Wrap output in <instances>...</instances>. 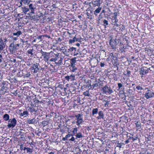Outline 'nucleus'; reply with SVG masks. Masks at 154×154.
<instances>
[{"label":"nucleus","mask_w":154,"mask_h":154,"mask_svg":"<svg viewBox=\"0 0 154 154\" xmlns=\"http://www.w3.org/2000/svg\"><path fill=\"white\" fill-rule=\"evenodd\" d=\"M64 48V47H62V52L64 54L66 55V56H68L69 55V53L68 52V49H65V48L63 49Z\"/></svg>","instance_id":"obj_16"},{"label":"nucleus","mask_w":154,"mask_h":154,"mask_svg":"<svg viewBox=\"0 0 154 154\" xmlns=\"http://www.w3.org/2000/svg\"><path fill=\"white\" fill-rule=\"evenodd\" d=\"M94 87H97L98 86V84L97 83H95L94 85Z\"/></svg>","instance_id":"obj_64"},{"label":"nucleus","mask_w":154,"mask_h":154,"mask_svg":"<svg viewBox=\"0 0 154 154\" xmlns=\"http://www.w3.org/2000/svg\"><path fill=\"white\" fill-rule=\"evenodd\" d=\"M105 64L104 63H100V66L101 67H103L104 66Z\"/></svg>","instance_id":"obj_56"},{"label":"nucleus","mask_w":154,"mask_h":154,"mask_svg":"<svg viewBox=\"0 0 154 154\" xmlns=\"http://www.w3.org/2000/svg\"><path fill=\"white\" fill-rule=\"evenodd\" d=\"M118 87L119 89L122 86V84L121 83H119L118 84Z\"/></svg>","instance_id":"obj_47"},{"label":"nucleus","mask_w":154,"mask_h":154,"mask_svg":"<svg viewBox=\"0 0 154 154\" xmlns=\"http://www.w3.org/2000/svg\"><path fill=\"white\" fill-rule=\"evenodd\" d=\"M114 16L112 17V20L113 23L118 22V19H117V13H114L113 14Z\"/></svg>","instance_id":"obj_11"},{"label":"nucleus","mask_w":154,"mask_h":154,"mask_svg":"<svg viewBox=\"0 0 154 154\" xmlns=\"http://www.w3.org/2000/svg\"><path fill=\"white\" fill-rule=\"evenodd\" d=\"M39 65L38 63H36L33 64L31 66V69L32 72L34 73H36L38 72L39 69Z\"/></svg>","instance_id":"obj_6"},{"label":"nucleus","mask_w":154,"mask_h":154,"mask_svg":"<svg viewBox=\"0 0 154 154\" xmlns=\"http://www.w3.org/2000/svg\"><path fill=\"white\" fill-rule=\"evenodd\" d=\"M93 4L95 6L100 7V0H96V1L93 2Z\"/></svg>","instance_id":"obj_17"},{"label":"nucleus","mask_w":154,"mask_h":154,"mask_svg":"<svg viewBox=\"0 0 154 154\" xmlns=\"http://www.w3.org/2000/svg\"><path fill=\"white\" fill-rule=\"evenodd\" d=\"M22 2H23V3L24 5L29 4L30 1L29 0H21Z\"/></svg>","instance_id":"obj_24"},{"label":"nucleus","mask_w":154,"mask_h":154,"mask_svg":"<svg viewBox=\"0 0 154 154\" xmlns=\"http://www.w3.org/2000/svg\"><path fill=\"white\" fill-rule=\"evenodd\" d=\"M23 114L24 116L26 115L27 116H28L29 114L28 112L26 111H24L23 112Z\"/></svg>","instance_id":"obj_41"},{"label":"nucleus","mask_w":154,"mask_h":154,"mask_svg":"<svg viewBox=\"0 0 154 154\" xmlns=\"http://www.w3.org/2000/svg\"><path fill=\"white\" fill-rule=\"evenodd\" d=\"M111 42L112 43H111V44H114V41L112 40V39H111L109 41V44L110 45V42Z\"/></svg>","instance_id":"obj_52"},{"label":"nucleus","mask_w":154,"mask_h":154,"mask_svg":"<svg viewBox=\"0 0 154 154\" xmlns=\"http://www.w3.org/2000/svg\"><path fill=\"white\" fill-rule=\"evenodd\" d=\"M148 70L147 69V68L146 67L142 68L141 69V71L140 72V74L143 75L146 74V73L148 72Z\"/></svg>","instance_id":"obj_9"},{"label":"nucleus","mask_w":154,"mask_h":154,"mask_svg":"<svg viewBox=\"0 0 154 154\" xmlns=\"http://www.w3.org/2000/svg\"><path fill=\"white\" fill-rule=\"evenodd\" d=\"M19 44L14 43H11L9 46V49L10 52H13L16 51L18 48Z\"/></svg>","instance_id":"obj_2"},{"label":"nucleus","mask_w":154,"mask_h":154,"mask_svg":"<svg viewBox=\"0 0 154 154\" xmlns=\"http://www.w3.org/2000/svg\"><path fill=\"white\" fill-rule=\"evenodd\" d=\"M57 60V57H55L54 58H52L49 61L51 62H55Z\"/></svg>","instance_id":"obj_35"},{"label":"nucleus","mask_w":154,"mask_h":154,"mask_svg":"<svg viewBox=\"0 0 154 154\" xmlns=\"http://www.w3.org/2000/svg\"><path fill=\"white\" fill-rule=\"evenodd\" d=\"M145 89H147V91L146 92L145 94V97L146 99H149L154 96V92H152L150 90H149L148 88H146Z\"/></svg>","instance_id":"obj_3"},{"label":"nucleus","mask_w":154,"mask_h":154,"mask_svg":"<svg viewBox=\"0 0 154 154\" xmlns=\"http://www.w3.org/2000/svg\"><path fill=\"white\" fill-rule=\"evenodd\" d=\"M137 137H136V138H134L132 137H130V139H132L133 141H134V140H137Z\"/></svg>","instance_id":"obj_46"},{"label":"nucleus","mask_w":154,"mask_h":154,"mask_svg":"<svg viewBox=\"0 0 154 154\" xmlns=\"http://www.w3.org/2000/svg\"><path fill=\"white\" fill-rule=\"evenodd\" d=\"M81 39H82V38H78L77 39V40L76 41H78L79 42H81L82 41H81Z\"/></svg>","instance_id":"obj_60"},{"label":"nucleus","mask_w":154,"mask_h":154,"mask_svg":"<svg viewBox=\"0 0 154 154\" xmlns=\"http://www.w3.org/2000/svg\"><path fill=\"white\" fill-rule=\"evenodd\" d=\"M98 109L97 108L94 109L92 111V114L93 116L97 114L98 113Z\"/></svg>","instance_id":"obj_23"},{"label":"nucleus","mask_w":154,"mask_h":154,"mask_svg":"<svg viewBox=\"0 0 154 154\" xmlns=\"http://www.w3.org/2000/svg\"><path fill=\"white\" fill-rule=\"evenodd\" d=\"M35 122H36V119L35 118L32 119H28L26 121V122L29 124H34Z\"/></svg>","instance_id":"obj_13"},{"label":"nucleus","mask_w":154,"mask_h":154,"mask_svg":"<svg viewBox=\"0 0 154 154\" xmlns=\"http://www.w3.org/2000/svg\"><path fill=\"white\" fill-rule=\"evenodd\" d=\"M117 146L119 147V148H121L122 145L121 143H118L117 144Z\"/></svg>","instance_id":"obj_50"},{"label":"nucleus","mask_w":154,"mask_h":154,"mask_svg":"<svg viewBox=\"0 0 154 154\" xmlns=\"http://www.w3.org/2000/svg\"><path fill=\"white\" fill-rule=\"evenodd\" d=\"M23 9V11L24 13L26 14L29 11V8H26V7H24L22 8Z\"/></svg>","instance_id":"obj_20"},{"label":"nucleus","mask_w":154,"mask_h":154,"mask_svg":"<svg viewBox=\"0 0 154 154\" xmlns=\"http://www.w3.org/2000/svg\"><path fill=\"white\" fill-rule=\"evenodd\" d=\"M75 41L73 40V39H71L69 40V44H72Z\"/></svg>","instance_id":"obj_45"},{"label":"nucleus","mask_w":154,"mask_h":154,"mask_svg":"<svg viewBox=\"0 0 154 154\" xmlns=\"http://www.w3.org/2000/svg\"><path fill=\"white\" fill-rule=\"evenodd\" d=\"M76 48L72 47L68 49L67 51H68L69 53V52H72L74 50L76 51Z\"/></svg>","instance_id":"obj_28"},{"label":"nucleus","mask_w":154,"mask_h":154,"mask_svg":"<svg viewBox=\"0 0 154 154\" xmlns=\"http://www.w3.org/2000/svg\"><path fill=\"white\" fill-rule=\"evenodd\" d=\"M5 47V45L4 43L0 44V53H1V52L3 51Z\"/></svg>","instance_id":"obj_19"},{"label":"nucleus","mask_w":154,"mask_h":154,"mask_svg":"<svg viewBox=\"0 0 154 154\" xmlns=\"http://www.w3.org/2000/svg\"><path fill=\"white\" fill-rule=\"evenodd\" d=\"M42 37L41 36H38L37 37V38L36 39H38V40H40V41H41V38Z\"/></svg>","instance_id":"obj_58"},{"label":"nucleus","mask_w":154,"mask_h":154,"mask_svg":"<svg viewBox=\"0 0 154 154\" xmlns=\"http://www.w3.org/2000/svg\"><path fill=\"white\" fill-rule=\"evenodd\" d=\"M120 29L121 30L122 32H123L125 30V27L123 25H122V27L120 28Z\"/></svg>","instance_id":"obj_40"},{"label":"nucleus","mask_w":154,"mask_h":154,"mask_svg":"<svg viewBox=\"0 0 154 154\" xmlns=\"http://www.w3.org/2000/svg\"><path fill=\"white\" fill-rule=\"evenodd\" d=\"M75 136L76 137V139H77V138H81L83 137V136L82 135V133L80 132H79L77 133Z\"/></svg>","instance_id":"obj_22"},{"label":"nucleus","mask_w":154,"mask_h":154,"mask_svg":"<svg viewBox=\"0 0 154 154\" xmlns=\"http://www.w3.org/2000/svg\"><path fill=\"white\" fill-rule=\"evenodd\" d=\"M20 138H23L24 137V135L23 134H20Z\"/></svg>","instance_id":"obj_55"},{"label":"nucleus","mask_w":154,"mask_h":154,"mask_svg":"<svg viewBox=\"0 0 154 154\" xmlns=\"http://www.w3.org/2000/svg\"><path fill=\"white\" fill-rule=\"evenodd\" d=\"M21 33H22L21 31H18L16 33H13V35L14 36H19L21 34Z\"/></svg>","instance_id":"obj_25"},{"label":"nucleus","mask_w":154,"mask_h":154,"mask_svg":"<svg viewBox=\"0 0 154 154\" xmlns=\"http://www.w3.org/2000/svg\"><path fill=\"white\" fill-rule=\"evenodd\" d=\"M112 43L111 42H110V43ZM110 45L112 47V49H115L116 48V45L115 44H112L110 43Z\"/></svg>","instance_id":"obj_38"},{"label":"nucleus","mask_w":154,"mask_h":154,"mask_svg":"<svg viewBox=\"0 0 154 154\" xmlns=\"http://www.w3.org/2000/svg\"><path fill=\"white\" fill-rule=\"evenodd\" d=\"M102 90L104 94H106L107 93L110 94L113 93V91L111 89V88L108 87L106 85L102 88Z\"/></svg>","instance_id":"obj_5"},{"label":"nucleus","mask_w":154,"mask_h":154,"mask_svg":"<svg viewBox=\"0 0 154 154\" xmlns=\"http://www.w3.org/2000/svg\"><path fill=\"white\" fill-rule=\"evenodd\" d=\"M48 54V52H46L44 51H42V56L43 57H44V56H45L46 54Z\"/></svg>","instance_id":"obj_43"},{"label":"nucleus","mask_w":154,"mask_h":154,"mask_svg":"<svg viewBox=\"0 0 154 154\" xmlns=\"http://www.w3.org/2000/svg\"><path fill=\"white\" fill-rule=\"evenodd\" d=\"M83 95L85 96L89 97L90 96V94L88 93V91H86L83 93Z\"/></svg>","instance_id":"obj_31"},{"label":"nucleus","mask_w":154,"mask_h":154,"mask_svg":"<svg viewBox=\"0 0 154 154\" xmlns=\"http://www.w3.org/2000/svg\"><path fill=\"white\" fill-rule=\"evenodd\" d=\"M33 49H29L28 50L27 52L28 54H30L31 55H32L33 54L32 53Z\"/></svg>","instance_id":"obj_34"},{"label":"nucleus","mask_w":154,"mask_h":154,"mask_svg":"<svg viewBox=\"0 0 154 154\" xmlns=\"http://www.w3.org/2000/svg\"><path fill=\"white\" fill-rule=\"evenodd\" d=\"M3 60L2 55L0 54V63H2Z\"/></svg>","instance_id":"obj_42"},{"label":"nucleus","mask_w":154,"mask_h":154,"mask_svg":"<svg viewBox=\"0 0 154 154\" xmlns=\"http://www.w3.org/2000/svg\"><path fill=\"white\" fill-rule=\"evenodd\" d=\"M75 75H67L65 77V79L68 81H69V80L72 81L75 80Z\"/></svg>","instance_id":"obj_7"},{"label":"nucleus","mask_w":154,"mask_h":154,"mask_svg":"<svg viewBox=\"0 0 154 154\" xmlns=\"http://www.w3.org/2000/svg\"><path fill=\"white\" fill-rule=\"evenodd\" d=\"M4 43L2 38L0 36V44Z\"/></svg>","instance_id":"obj_57"},{"label":"nucleus","mask_w":154,"mask_h":154,"mask_svg":"<svg viewBox=\"0 0 154 154\" xmlns=\"http://www.w3.org/2000/svg\"><path fill=\"white\" fill-rule=\"evenodd\" d=\"M69 66H70V69L72 72H74L75 70L77 69V68L75 66V64L70 65H69Z\"/></svg>","instance_id":"obj_14"},{"label":"nucleus","mask_w":154,"mask_h":154,"mask_svg":"<svg viewBox=\"0 0 154 154\" xmlns=\"http://www.w3.org/2000/svg\"><path fill=\"white\" fill-rule=\"evenodd\" d=\"M99 116L97 117L98 119H104V116L103 112L102 111H99L98 112Z\"/></svg>","instance_id":"obj_12"},{"label":"nucleus","mask_w":154,"mask_h":154,"mask_svg":"<svg viewBox=\"0 0 154 154\" xmlns=\"http://www.w3.org/2000/svg\"><path fill=\"white\" fill-rule=\"evenodd\" d=\"M109 57L112 59H114V58H115V57L113 53H111L109 54Z\"/></svg>","instance_id":"obj_39"},{"label":"nucleus","mask_w":154,"mask_h":154,"mask_svg":"<svg viewBox=\"0 0 154 154\" xmlns=\"http://www.w3.org/2000/svg\"><path fill=\"white\" fill-rule=\"evenodd\" d=\"M129 142V140H126L125 141V143L127 144Z\"/></svg>","instance_id":"obj_63"},{"label":"nucleus","mask_w":154,"mask_h":154,"mask_svg":"<svg viewBox=\"0 0 154 154\" xmlns=\"http://www.w3.org/2000/svg\"><path fill=\"white\" fill-rule=\"evenodd\" d=\"M29 110L30 111L31 113H32L34 112H36V111L35 109L33 107H29Z\"/></svg>","instance_id":"obj_26"},{"label":"nucleus","mask_w":154,"mask_h":154,"mask_svg":"<svg viewBox=\"0 0 154 154\" xmlns=\"http://www.w3.org/2000/svg\"><path fill=\"white\" fill-rule=\"evenodd\" d=\"M76 57H74L73 58H72L70 60V65L71 64H75L76 63Z\"/></svg>","instance_id":"obj_21"},{"label":"nucleus","mask_w":154,"mask_h":154,"mask_svg":"<svg viewBox=\"0 0 154 154\" xmlns=\"http://www.w3.org/2000/svg\"><path fill=\"white\" fill-rule=\"evenodd\" d=\"M120 96L121 97V98H122L123 99V98H124V99H125L126 97L124 93L122 94H121L120 95Z\"/></svg>","instance_id":"obj_37"},{"label":"nucleus","mask_w":154,"mask_h":154,"mask_svg":"<svg viewBox=\"0 0 154 154\" xmlns=\"http://www.w3.org/2000/svg\"><path fill=\"white\" fill-rule=\"evenodd\" d=\"M114 44H115L116 45L118 44L119 43V39H115L114 41Z\"/></svg>","instance_id":"obj_44"},{"label":"nucleus","mask_w":154,"mask_h":154,"mask_svg":"<svg viewBox=\"0 0 154 154\" xmlns=\"http://www.w3.org/2000/svg\"><path fill=\"white\" fill-rule=\"evenodd\" d=\"M67 139V137H66V135L65 137H63L62 138V140L65 141Z\"/></svg>","instance_id":"obj_53"},{"label":"nucleus","mask_w":154,"mask_h":154,"mask_svg":"<svg viewBox=\"0 0 154 154\" xmlns=\"http://www.w3.org/2000/svg\"><path fill=\"white\" fill-rule=\"evenodd\" d=\"M26 149V150L27 152H32V149H31L29 148H28V147L26 148V147H25L24 148V150H25Z\"/></svg>","instance_id":"obj_29"},{"label":"nucleus","mask_w":154,"mask_h":154,"mask_svg":"<svg viewBox=\"0 0 154 154\" xmlns=\"http://www.w3.org/2000/svg\"><path fill=\"white\" fill-rule=\"evenodd\" d=\"M114 23V25H115L117 27H119V25L118 24V22L116 23Z\"/></svg>","instance_id":"obj_59"},{"label":"nucleus","mask_w":154,"mask_h":154,"mask_svg":"<svg viewBox=\"0 0 154 154\" xmlns=\"http://www.w3.org/2000/svg\"><path fill=\"white\" fill-rule=\"evenodd\" d=\"M103 22L104 23L103 25L105 26H106L108 24V21L107 20H105L103 21Z\"/></svg>","instance_id":"obj_36"},{"label":"nucleus","mask_w":154,"mask_h":154,"mask_svg":"<svg viewBox=\"0 0 154 154\" xmlns=\"http://www.w3.org/2000/svg\"><path fill=\"white\" fill-rule=\"evenodd\" d=\"M63 60V58H62V57H61L60 60L59 61V63L60 64H61L62 63V62Z\"/></svg>","instance_id":"obj_49"},{"label":"nucleus","mask_w":154,"mask_h":154,"mask_svg":"<svg viewBox=\"0 0 154 154\" xmlns=\"http://www.w3.org/2000/svg\"><path fill=\"white\" fill-rule=\"evenodd\" d=\"M106 3H107L106 5L110 7L112 6L110 5L111 3L112 2L111 0H106Z\"/></svg>","instance_id":"obj_27"},{"label":"nucleus","mask_w":154,"mask_h":154,"mask_svg":"<svg viewBox=\"0 0 154 154\" xmlns=\"http://www.w3.org/2000/svg\"><path fill=\"white\" fill-rule=\"evenodd\" d=\"M135 125L137 127L139 128H140V127H141L140 123L139 122H137L135 123Z\"/></svg>","instance_id":"obj_33"},{"label":"nucleus","mask_w":154,"mask_h":154,"mask_svg":"<svg viewBox=\"0 0 154 154\" xmlns=\"http://www.w3.org/2000/svg\"><path fill=\"white\" fill-rule=\"evenodd\" d=\"M30 74L29 73L26 74L25 76L26 78H29L30 77Z\"/></svg>","instance_id":"obj_48"},{"label":"nucleus","mask_w":154,"mask_h":154,"mask_svg":"<svg viewBox=\"0 0 154 154\" xmlns=\"http://www.w3.org/2000/svg\"><path fill=\"white\" fill-rule=\"evenodd\" d=\"M77 38L75 37H74L73 39V40L75 41H75H77Z\"/></svg>","instance_id":"obj_61"},{"label":"nucleus","mask_w":154,"mask_h":154,"mask_svg":"<svg viewBox=\"0 0 154 154\" xmlns=\"http://www.w3.org/2000/svg\"><path fill=\"white\" fill-rule=\"evenodd\" d=\"M29 9H30L31 13L34 14V11L36 8L35 5H33L32 4H30L29 5Z\"/></svg>","instance_id":"obj_10"},{"label":"nucleus","mask_w":154,"mask_h":154,"mask_svg":"<svg viewBox=\"0 0 154 154\" xmlns=\"http://www.w3.org/2000/svg\"><path fill=\"white\" fill-rule=\"evenodd\" d=\"M17 121L15 118L10 119L8 121V128H13L16 125Z\"/></svg>","instance_id":"obj_1"},{"label":"nucleus","mask_w":154,"mask_h":154,"mask_svg":"<svg viewBox=\"0 0 154 154\" xmlns=\"http://www.w3.org/2000/svg\"><path fill=\"white\" fill-rule=\"evenodd\" d=\"M72 136H73V135H72L71 134H68L67 135H66V137H67V138H69Z\"/></svg>","instance_id":"obj_51"},{"label":"nucleus","mask_w":154,"mask_h":154,"mask_svg":"<svg viewBox=\"0 0 154 154\" xmlns=\"http://www.w3.org/2000/svg\"><path fill=\"white\" fill-rule=\"evenodd\" d=\"M136 88L138 90H143V89L142 87L139 85H137L136 87Z\"/></svg>","instance_id":"obj_32"},{"label":"nucleus","mask_w":154,"mask_h":154,"mask_svg":"<svg viewBox=\"0 0 154 154\" xmlns=\"http://www.w3.org/2000/svg\"><path fill=\"white\" fill-rule=\"evenodd\" d=\"M75 116L76 118V119L77 120L76 124L77 125L79 126L80 124H82L83 122L82 115L79 114L77 115H76Z\"/></svg>","instance_id":"obj_4"},{"label":"nucleus","mask_w":154,"mask_h":154,"mask_svg":"<svg viewBox=\"0 0 154 154\" xmlns=\"http://www.w3.org/2000/svg\"><path fill=\"white\" fill-rule=\"evenodd\" d=\"M78 131V128H73V130L72 131V133L74 135L77 134V131Z\"/></svg>","instance_id":"obj_30"},{"label":"nucleus","mask_w":154,"mask_h":154,"mask_svg":"<svg viewBox=\"0 0 154 154\" xmlns=\"http://www.w3.org/2000/svg\"><path fill=\"white\" fill-rule=\"evenodd\" d=\"M3 119L5 121L9 120V116L7 114H5L3 115Z\"/></svg>","instance_id":"obj_18"},{"label":"nucleus","mask_w":154,"mask_h":154,"mask_svg":"<svg viewBox=\"0 0 154 154\" xmlns=\"http://www.w3.org/2000/svg\"><path fill=\"white\" fill-rule=\"evenodd\" d=\"M102 9L101 7H99L94 12V14L96 15L97 16L98 14L100 12Z\"/></svg>","instance_id":"obj_15"},{"label":"nucleus","mask_w":154,"mask_h":154,"mask_svg":"<svg viewBox=\"0 0 154 154\" xmlns=\"http://www.w3.org/2000/svg\"><path fill=\"white\" fill-rule=\"evenodd\" d=\"M52 54V55H53V52H51L50 53H48V54H46L43 57L44 60L45 62H47L49 60V59L52 57V56H50V54Z\"/></svg>","instance_id":"obj_8"},{"label":"nucleus","mask_w":154,"mask_h":154,"mask_svg":"<svg viewBox=\"0 0 154 154\" xmlns=\"http://www.w3.org/2000/svg\"><path fill=\"white\" fill-rule=\"evenodd\" d=\"M75 140V138L72 137H71V138L69 139V140H71L72 141H74Z\"/></svg>","instance_id":"obj_54"},{"label":"nucleus","mask_w":154,"mask_h":154,"mask_svg":"<svg viewBox=\"0 0 154 154\" xmlns=\"http://www.w3.org/2000/svg\"><path fill=\"white\" fill-rule=\"evenodd\" d=\"M36 103H38L39 102V101L38 100H35L34 101Z\"/></svg>","instance_id":"obj_62"}]
</instances>
